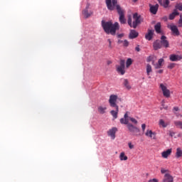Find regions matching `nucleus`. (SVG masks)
I'll return each mask as SVG.
<instances>
[{
    "label": "nucleus",
    "instance_id": "obj_3",
    "mask_svg": "<svg viewBox=\"0 0 182 182\" xmlns=\"http://www.w3.org/2000/svg\"><path fill=\"white\" fill-rule=\"evenodd\" d=\"M117 102V95H111L109 99V106L111 107H115V110L110 111V114L114 117V119L117 118V114H119V106L116 103Z\"/></svg>",
    "mask_w": 182,
    "mask_h": 182
},
{
    "label": "nucleus",
    "instance_id": "obj_21",
    "mask_svg": "<svg viewBox=\"0 0 182 182\" xmlns=\"http://www.w3.org/2000/svg\"><path fill=\"white\" fill-rule=\"evenodd\" d=\"M117 44L118 45H122L124 48H127L129 46V41L127 40H121L118 39L117 41Z\"/></svg>",
    "mask_w": 182,
    "mask_h": 182
},
{
    "label": "nucleus",
    "instance_id": "obj_36",
    "mask_svg": "<svg viewBox=\"0 0 182 182\" xmlns=\"http://www.w3.org/2000/svg\"><path fill=\"white\" fill-rule=\"evenodd\" d=\"M176 66V63H171L168 65V69H173V68Z\"/></svg>",
    "mask_w": 182,
    "mask_h": 182
},
{
    "label": "nucleus",
    "instance_id": "obj_37",
    "mask_svg": "<svg viewBox=\"0 0 182 182\" xmlns=\"http://www.w3.org/2000/svg\"><path fill=\"white\" fill-rule=\"evenodd\" d=\"M178 24H179V26L181 28L182 27V15L180 16V19L178 21Z\"/></svg>",
    "mask_w": 182,
    "mask_h": 182
},
{
    "label": "nucleus",
    "instance_id": "obj_16",
    "mask_svg": "<svg viewBox=\"0 0 182 182\" xmlns=\"http://www.w3.org/2000/svg\"><path fill=\"white\" fill-rule=\"evenodd\" d=\"M154 36V30L148 29V33L145 35V39L146 41H151L153 36Z\"/></svg>",
    "mask_w": 182,
    "mask_h": 182
},
{
    "label": "nucleus",
    "instance_id": "obj_18",
    "mask_svg": "<svg viewBox=\"0 0 182 182\" xmlns=\"http://www.w3.org/2000/svg\"><path fill=\"white\" fill-rule=\"evenodd\" d=\"M161 6H164V8H168V5H170V0H157Z\"/></svg>",
    "mask_w": 182,
    "mask_h": 182
},
{
    "label": "nucleus",
    "instance_id": "obj_7",
    "mask_svg": "<svg viewBox=\"0 0 182 182\" xmlns=\"http://www.w3.org/2000/svg\"><path fill=\"white\" fill-rule=\"evenodd\" d=\"M160 89L162 90L163 95L164 97H170L171 96V92L170 90L167 89V87L164 85V84L161 83L159 85Z\"/></svg>",
    "mask_w": 182,
    "mask_h": 182
},
{
    "label": "nucleus",
    "instance_id": "obj_15",
    "mask_svg": "<svg viewBox=\"0 0 182 182\" xmlns=\"http://www.w3.org/2000/svg\"><path fill=\"white\" fill-rule=\"evenodd\" d=\"M169 59L171 62H177L178 60H181L182 56L179 55L171 54L169 56Z\"/></svg>",
    "mask_w": 182,
    "mask_h": 182
},
{
    "label": "nucleus",
    "instance_id": "obj_27",
    "mask_svg": "<svg viewBox=\"0 0 182 182\" xmlns=\"http://www.w3.org/2000/svg\"><path fill=\"white\" fill-rule=\"evenodd\" d=\"M124 86H125V87L128 89V90H130V89H132V86H130V84L129 83V80H127V79L124 80Z\"/></svg>",
    "mask_w": 182,
    "mask_h": 182
},
{
    "label": "nucleus",
    "instance_id": "obj_40",
    "mask_svg": "<svg viewBox=\"0 0 182 182\" xmlns=\"http://www.w3.org/2000/svg\"><path fill=\"white\" fill-rule=\"evenodd\" d=\"M167 171H168L166 170V169H164L163 168H161V174H164V173H167Z\"/></svg>",
    "mask_w": 182,
    "mask_h": 182
},
{
    "label": "nucleus",
    "instance_id": "obj_17",
    "mask_svg": "<svg viewBox=\"0 0 182 182\" xmlns=\"http://www.w3.org/2000/svg\"><path fill=\"white\" fill-rule=\"evenodd\" d=\"M153 46H154V50H159V49H161L163 45L161 44V41L156 40L154 43Z\"/></svg>",
    "mask_w": 182,
    "mask_h": 182
},
{
    "label": "nucleus",
    "instance_id": "obj_38",
    "mask_svg": "<svg viewBox=\"0 0 182 182\" xmlns=\"http://www.w3.org/2000/svg\"><path fill=\"white\" fill-rule=\"evenodd\" d=\"M128 146H129V149L132 150V149H134V145H133L132 144V142H129V144H128Z\"/></svg>",
    "mask_w": 182,
    "mask_h": 182
},
{
    "label": "nucleus",
    "instance_id": "obj_22",
    "mask_svg": "<svg viewBox=\"0 0 182 182\" xmlns=\"http://www.w3.org/2000/svg\"><path fill=\"white\" fill-rule=\"evenodd\" d=\"M180 15V13L177 11V9H174L173 11L169 15V19L173 21L176 18V16Z\"/></svg>",
    "mask_w": 182,
    "mask_h": 182
},
{
    "label": "nucleus",
    "instance_id": "obj_14",
    "mask_svg": "<svg viewBox=\"0 0 182 182\" xmlns=\"http://www.w3.org/2000/svg\"><path fill=\"white\" fill-rule=\"evenodd\" d=\"M164 63V59L160 58L158 61V63H154V61L152 62V65L154 66L155 69H161Z\"/></svg>",
    "mask_w": 182,
    "mask_h": 182
},
{
    "label": "nucleus",
    "instance_id": "obj_29",
    "mask_svg": "<svg viewBox=\"0 0 182 182\" xmlns=\"http://www.w3.org/2000/svg\"><path fill=\"white\" fill-rule=\"evenodd\" d=\"M119 159L121 161H126V160H127L128 158H127V156L124 154V152H122L119 155Z\"/></svg>",
    "mask_w": 182,
    "mask_h": 182
},
{
    "label": "nucleus",
    "instance_id": "obj_48",
    "mask_svg": "<svg viewBox=\"0 0 182 182\" xmlns=\"http://www.w3.org/2000/svg\"><path fill=\"white\" fill-rule=\"evenodd\" d=\"M158 73H163V70H158Z\"/></svg>",
    "mask_w": 182,
    "mask_h": 182
},
{
    "label": "nucleus",
    "instance_id": "obj_31",
    "mask_svg": "<svg viewBox=\"0 0 182 182\" xmlns=\"http://www.w3.org/2000/svg\"><path fill=\"white\" fill-rule=\"evenodd\" d=\"M174 124L177 127V129H182V122H181V121H176L174 122Z\"/></svg>",
    "mask_w": 182,
    "mask_h": 182
},
{
    "label": "nucleus",
    "instance_id": "obj_45",
    "mask_svg": "<svg viewBox=\"0 0 182 182\" xmlns=\"http://www.w3.org/2000/svg\"><path fill=\"white\" fill-rule=\"evenodd\" d=\"M135 50H136V52H140V47L138 46L135 48Z\"/></svg>",
    "mask_w": 182,
    "mask_h": 182
},
{
    "label": "nucleus",
    "instance_id": "obj_33",
    "mask_svg": "<svg viewBox=\"0 0 182 182\" xmlns=\"http://www.w3.org/2000/svg\"><path fill=\"white\" fill-rule=\"evenodd\" d=\"M132 63H133V60H132V58H128L126 63V66L127 68H129Z\"/></svg>",
    "mask_w": 182,
    "mask_h": 182
},
{
    "label": "nucleus",
    "instance_id": "obj_26",
    "mask_svg": "<svg viewBox=\"0 0 182 182\" xmlns=\"http://www.w3.org/2000/svg\"><path fill=\"white\" fill-rule=\"evenodd\" d=\"M176 159H180V157H182V150H181V149L178 148L176 149Z\"/></svg>",
    "mask_w": 182,
    "mask_h": 182
},
{
    "label": "nucleus",
    "instance_id": "obj_9",
    "mask_svg": "<svg viewBox=\"0 0 182 182\" xmlns=\"http://www.w3.org/2000/svg\"><path fill=\"white\" fill-rule=\"evenodd\" d=\"M117 132V128L112 127L109 130L107 131V135L112 139V140H114L116 139V132Z\"/></svg>",
    "mask_w": 182,
    "mask_h": 182
},
{
    "label": "nucleus",
    "instance_id": "obj_8",
    "mask_svg": "<svg viewBox=\"0 0 182 182\" xmlns=\"http://www.w3.org/2000/svg\"><path fill=\"white\" fill-rule=\"evenodd\" d=\"M168 28L170 29L175 36H178L180 35V31H178V28H177V26L174 24H168Z\"/></svg>",
    "mask_w": 182,
    "mask_h": 182
},
{
    "label": "nucleus",
    "instance_id": "obj_49",
    "mask_svg": "<svg viewBox=\"0 0 182 182\" xmlns=\"http://www.w3.org/2000/svg\"><path fill=\"white\" fill-rule=\"evenodd\" d=\"M133 2H137V0H133Z\"/></svg>",
    "mask_w": 182,
    "mask_h": 182
},
{
    "label": "nucleus",
    "instance_id": "obj_12",
    "mask_svg": "<svg viewBox=\"0 0 182 182\" xmlns=\"http://www.w3.org/2000/svg\"><path fill=\"white\" fill-rule=\"evenodd\" d=\"M161 43L164 48H168V46H170V43H168V41H167V37L165 36L161 37Z\"/></svg>",
    "mask_w": 182,
    "mask_h": 182
},
{
    "label": "nucleus",
    "instance_id": "obj_1",
    "mask_svg": "<svg viewBox=\"0 0 182 182\" xmlns=\"http://www.w3.org/2000/svg\"><path fill=\"white\" fill-rule=\"evenodd\" d=\"M105 4L108 11H114V9H116L118 15L119 16V20L120 23H126V18H124L126 11L122 8L117 0H105Z\"/></svg>",
    "mask_w": 182,
    "mask_h": 182
},
{
    "label": "nucleus",
    "instance_id": "obj_24",
    "mask_svg": "<svg viewBox=\"0 0 182 182\" xmlns=\"http://www.w3.org/2000/svg\"><path fill=\"white\" fill-rule=\"evenodd\" d=\"M170 154H171V149H168L166 151H164L161 154L162 157L164 159H167V157H168V156H170Z\"/></svg>",
    "mask_w": 182,
    "mask_h": 182
},
{
    "label": "nucleus",
    "instance_id": "obj_34",
    "mask_svg": "<svg viewBox=\"0 0 182 182\" xmlns=\"http://www.w3.org/2000/svg\"><path fill=\"white\" fill-rule=\"evenodd\" d=\"M175 9H178V11H182V4H178L175 6Z\"/></svg>",
    "mask_w": 182,
    "mask_h": 182
},
{
    "label": "nucleus",
    "instance_id": "obj_25",
    "mask_svg": "<svg viewBox=\"0 0 182 182\" xmlns=\"http://www.w3.org/2000/svg\"><path fill=\"white\" fill-rule=\"evenodd\" d=\"M106 110H107V107H98V112H100V114H105V113H106Z\"/></svg>",
    "mask_w": 182,
    "mask_h": 182
},
{
    "label": "nucleus",
    "instance_id": "obj_42",
    "mask_svg": "<svg viewBox=\"0 0 182 182\" xmlns=\"http://www.w3.org/2000/svg\"><path fill=\"white\" fill-rule=\"evenodd\" d=\"M141 129H142L143 132H144V130H146V124H141Z\"/></svg>",
    "mask_w": 182,
    "mask_h": 182
},
{
    "label": "nucleus",
    "instance_id": "obj_39",
    "mask_svg": "<svg viewBox=\"0 0 182 182\" xmlns=\"http://www.w3.org/2000/svg\"><path fill=\"white\" fill-rule=\"evenodd\" d=\"M147 182H159V179L153 178V179L149 180Z\"/></svg>",
    "mask_w": 182,
    "mask_h": 182
},
{
    "label": "nucleus",
    "instance_id": "obj_50",
    "mask_svg": "<svg viewBox=\"0 0 182 182\" xmlns=\"http://www.w3.org/2000/svg\"><path fill=\"white\" fill-rule=\"evenodd\" d=\"M108 65H110V62H108Z\"/></svg>",
    "mask_w": 182,
    "mask_h": 182
},
{
    "label": "nucleus",
    "instance_id": "obj_11",
    "mask_svg": "<svg viewBox=\"0 0 182 182\" xmlns=\"http://www.w3.org/2000/svg\"><path fill=\"white\" fill-rule=\"evenodd\" d=\"M90 5L87 4V6L85 7V9L82 11V15L85 16V18H90L92 15H93V11H88L87 9H89Z\"/></svg>",
    "mask_w": 182,
    "mask_h": 182
},
{
    "label": "nucleus",
    "instance_id": "obj_2",
    "mask_svg": "<svg viewBox=\"0 0 182 182\" xmlns=\"http://www.w3.org/2000/svg\"><path fill=\"white\" fill-rule=\"evenodd\" d=\"M102 26L105 31V33L109 35L110 33L111 35H116V30L119 29V23L115 22L114 24L112 23V21H107L105 22V21H102Z\"/></svg>",
    "mask_w": 182,
    "mask_h": 182
},
{
    "label": "nucleus",
    "instance_id": "obj_28",
    "mask_svg": "<svg viewBox=\"0 0 182 182\" xmlns=\"http://www.w3.org/2000/svg\"><path fill=\"white\" fill-rule=\"evenodd\" d=\"M153 72V69L151 68V66L150 64H147L146 65V73L147 75L149 76L150 75V73H151Z\"/></svg>",
    "mask_w": 182,
    "mask_h": 182
},
{
    "label": "nucleus",
    "instance_id": "obj_41",
    "mask_svg": "<svg viewBox=\"0 0 182 182\" xmlns=\"http://www.w3.org/2000/svg\"><path fill=\"white\" fill-rule=\"evenodd\" d=\"M107 42L109 43V48H110V49H112V40H110L109 38L107 40Z\"/></svg>",
    "mask_w": 182,
    "mask_h": 182
},
{
    "label": "nucleus",
    "instance_id": "obj_47",
    "mask_svg": "<svg viewBox=\"0 0 182 182\" xmlns=\"http://www.w3.org/2000/svg\"><path fill=\"white\" fill-rule=\"evenodd\" d=\"M173 110H175L176 112H178V107H174Z\"/></svg>",
    "mask_w": 182,
    "mask_h": 182
},
{
    "label": "nucleus",
    "instance_id": "obj_6",
    "mask_svg": "<svg viewBox=\"0 0 182 182\" xmlns=\"http://www.w3.org/2000/svg\"><path fill=\"white\" fill-rule=\"evenodd\" d=\"M127 127L129 132H130L133 136H139L138 133H140V129L137 127H135L132 124H128Z\"/></svg>",
    "mask_w": 182,
    "mask_h": 182
},
{
    "label": "nucleus",
    "instance_id": "obj_32",
    "mask_svg": "<svg viewBox=\"0 0 182 182\" xmlns=\"http://www.w3.org/2000/svg\"><path fill=\"white\" fill-rule=\"evenodd\" d=\"M159 126H162V127H167V123H165L164 120H159Z\"/></svg>",
    "mask_w": 182,
    "mask_h": 182
},
{
    "label": "nucleus",
    "instance_id": "obj_23",
    "mask_svg": "<svg viewBox=\"0 0 182 182\" xmlns=\"http://www.w3.org/2000/svg\"><path fill=\"white\" fill-rule=\"evenodd\" d=\"M154 29H155L156 33H161V23H157L154 26Z\"/></svg>",
    "mask_w": 182,
    "mask_h": 182
},
{
    "label": "nucleus",
    "instance_id": "obj_20",
    "mask_svg": "<svg viewBox=\"0 0 182 182\" xmlns=\"http://www.w3.org/2000/svg\"><path fill=\"white\" fill-rule=\"evenodd\" d=\"M139 36V33H137L135 30H131L129 38V39H135V38H137Z\"/></svg>",
    "mask_w": 182,
    "mask_h": 182
},
{
    "label": "nucleus",
    "instance_id": "obj_44",
    "mask_svg": "<svg viewBox=\"0 0 182 182\" xmlns=\"http://www.w3.org/2000/svg\"><path fill=\"white\" fill-rule=\"evenodd\" d=\"M129 117V114H127V112L124 114V119H128L127 118Z\"/></svg>",
    "mask_w": 182,
    "mask_h": 182
},
{
    "label": "nucleus",
    "instance_id": "obj_5",
    "mask_svg": "<svg viewBox=\"0 0 182 182\" xmlns=\"http://www.w3.org/2000/svg\"><path fill=\"white\" fill-rule=\"evenodd\" d=\"M126 61L124 60H121L119 61V65H116V69L117 73L119 75H124L126 70H124Z\"/></svg>",
    "mask_w": 182,
    "mask_h": 182
},
{
    "label": "nucleus",
    "instance_id": "obj_19",
    "mask_svg": "<svg viewBox=\"0 0 182 182\" xmlns=\"http://www.w3.org/2000/svg\"><path fill=\"white\" fill-rule=\"evenodd\" d=\"M145 136L147 137H150L151 139H153V140H156V132H153L151 130H147L145 133Z\"/></svg>",
    "mask_w": 182,
    "mask_h": 182
},
{
    "label": "nucleus",
    "instance_id": "obj_4",
    "mask_svg": "<svg viewBox=\"0 0 182 182\" xmlns=\"http://www.w3.org/2000/svg\"><path fill=\"white\" fill-rule=\"evenodd\" d=\"M140 18H141V16H139L137 13L134 14L133 15L134 21L132 23V16H129L128 25H129L131 28H134V29H136V28H137V26L141 23V21L140 20Z\"/></svg>",
    "mask_w": 182,
    "mask_h": 182
},
{
    "label": "nucleus",
    "instance_id": "obj_46",
    "mask_svg": "<svg viewBox=\"0 0 182 182\" xmlns=\"http://www.w3.org/2000/svg\"><path fill=\"white\" fill-rule=\"evenodd\" d=\"M174 134H176L173 132H169V136H171V137H173V136H174Z\"/></svg>",
    "mask_w": 182,
    "mask_h": 182
},
{
    "label": "nucleus",
    "instance_id": "obj_43",
    "mask_svg": "<svg viewBox=\"0 0 182 182\" xmlns=\"http://www.w3.org/2000/svg\"><path fill=\"white\" fill-rule=\"evenodd\" d=\"M124 36V34L121 33V34H118L117 35V38H123Z\"/></svg>",
    "mask_w": 182,
    "mask_h": 182
},
{
    "label": "nucleus",
    "instance_id": "obj_10",
    "mask_svg": "<svg viewBox=\"0 0 182 182\" xmlns=\"http://www.w3.org/2000/svg\"><path fill=\"white\" fill-rule=\"evenodd\" d=\"M163 182H174V178L170 173H166L164 174Z\"/></svg>",
    "mask_w": 182,
    "mask_h": 182
},
{
    "label": "nucleus",
    "instance_id": "obj_35",
    "mask_svg": "<svg viewBox=\"0 0 182 182\" xmlns=\"http://www.w3.org/2000/svg\"><path fill=\"white\" fill-rule=\"evenodd\" d=\"M129 120L132 122V123H134V124H137L138 123L136 119L133 117H129Z\"/></svg>",
    "mask_w": 182,
    "mask_h": 182
},
{
    "label": "nucleus",
    "instance_id": "obj_13",
    "mask_svg": "<svg viewBox=\"0 0 182 182\" xmlns=\"http://www.w3.org/2000/svg\"><path fill=\"white\" fill-rule=\"evenodd\" d=\"M159 4H156V5H151L149 4V11L151 12V14H153V15H156V14H157V11H159Z\"/></svg>",
    "mask_w": 182,
    "mask_h": 182
},
{
    "label": "nucleus",
    "instance_id": "obj_30",
    "mask_svg": "<svg viewBox=\"0 0 182 182\" xmlns=\"http://www.w3.org/2000/svg\"><path fill=\"white\" fill-rule=\"evenodd\" d=\"M120 123L121 124H127V126L130 124L129 123V119H126V118H121Z\"/></svg>",
    "mask_w": 182,
    "mask_h": 182
}]
</instances>
